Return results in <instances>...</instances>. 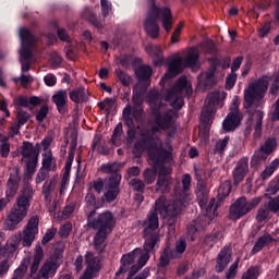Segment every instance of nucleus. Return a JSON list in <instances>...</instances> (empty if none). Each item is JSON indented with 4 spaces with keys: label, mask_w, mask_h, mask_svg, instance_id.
Segmentation results:
<instances>
[{
    "label": "nucleus",
    "mask_w": 279,
    "mask_h": 279,
    "mask_svg": "<svg viewBox=\"0 0 279 279\" xmlns=\"http://www.w3.org/2000/svg\"><path fill=\"white\" fill-rule=\"evenodd\" d=\"M191 95H193V87H191L185 76L180 77L177 84L166 94L165 101L169 102L171 109H167V105L162 104V97L158 90L153 89L148 94V104L155 124L151 128L140 130L141 138L134 144V148L137 151H148L155 169L160 167L156 183V191L159 193H169L173 180L171 179V166H165V162H171V153L162 148V142L158 140L156 134L160 133L161 130H170L168 136L175 135L178 126L173 117L184 106V97H191Z\"/></svg>",
    "instance_id": "f257e3e1"
},
{
    "label": "nucleus",
    "mask_w": 279,
    "mask_h": 279,
    "mask_svg": "<svg viewBox=\"0 0 279 279\" xmlns=\"http://www.w3.org/2000/svg\"><path fill=\"white\" fill-rule=\"evenodd\" d=\"M174 201L172 203L165 202V198L160 197L155 203L154 211H150L148 219L144 222V232L149 234L158 228V215H161L163 219H167L170 228L175 226L178 221V214L182 213V208L191 202V175L185 174L182 178V185L178 184L174 187Z\"/></svg>",
    "instance_id": "f03ea898"
},
{
    "label": "nucleus",
    "mask_w": 279,
    "mask_h": 279,
    "mask_svg": "<svg viewBox=\"0 0 279 279\" xmlns=\"http://www.w3.org/2000/svg\"><path fill=\"white\" fill-rule=\"evenodd\" d=\"M87 217V228L95 230L96 234L94 236V247L98 252H104L106 247V240L108 235L112 232L117 220L114 219V215L110 211H104L101 214H97V209L89 210L86 209Z\"/></svg>",
    "instance_id": "7ed1b4c3"
},
{
    "label": "nucleus",
    "mask_w": 279,
    "mask_h": 279,
    "mask_svg": "<svg viewBox=\"0 0 279 279\" xmlns=\"http://www.w3.org/2000/svg\"><path fill=\"white\" fill-rule=\"evenodd\" d=\"M34 199V189L29 182H25L20 195L16 197L15 205L11 208L4 222V230H16L19 223L27 217L32 201Z\"/></svg>",
    "instance_id": "20e7f679"
},
{
    "label": "nucleus",
    "mask_w": 279,
    "mask_h": 279,
    "mask_svg": "<svg viewBox=\"0 0 279 279\" xmlns=\"http://www.w3.org/2000/svg\"><path fill=\"white\" fill-rule=\"evenodd\" d=\"M172 19L173 15H171V9L159 8L153 4L144 22L145 31L150 36V38L156 39L158 36H160V26H158L157 21H161L162 27L166 29V32H171V27L173 26Z\"/></svg>",
    "instance_id": "39448f33"
},
{
    "label": "nucleus",
    "mask_w": 279,
    "mask_h": 279,
    "mask_svg": "<svg viewBox=\"0 0 279 279\" xmlns=\"http://www.w3.org/2000/svg\"><path fill=\"white\" fill-rule=\"evenodd\" d=\"M45 253L41 246H37L34 254V259L31 265L29 278L31 279H49L56 276V272L60 268V262L54 258L47 259L40 267V260H43ZM38 267L40 269L38 270Z\"/></svg>",
    "instance_id": "423d86ee"
},
{
    "label": "nucleus",
    "mask_w": 279,
    "mask_h": 279,
    "mask_svg": "<svg viewBox=\"0 0 279 279\" xmlns=\"http://www.w3.org/2000/svg\"><path fill=\"white\" fill-rule=\"evenodd\" d=\"M199 62V50L197 48H191L185 58L177 57L169 61L168 63V72L165 74L162 82L165 80H171V77H175L180 75L186 66H191L192 69L197 66Z\"/></svg>",
    "instance_id": "0eeeda50"
},
{
    "label": "nucleus",
    "mask_w": 279,
    "mask_h": 279,
    "mask_svg": "<svg viewBox=\"0 0 279 279\" xmlns=\"http://www.w3.org/2000/svg\"><path fill=\"white\" fill-rule=\"evenodd\" d=\"M20 39H21V57L20 62L22 64V73H27L32 66V46L36 43V37L32 35L29 29L21 28L20 29Z\"/></svg>",
    "instance_id": "6e6552de"
},
{
    "label": "nucleus",
    "mask_w": 279,
    "mask_h": 279,
    "mask_svg": "<svg viewBox=\"0 0 279 279\" xmlns=\"http://www.w3.org/2000/svg\"><path fill=\"white\" fill-rule=\"evenodd\" d=\"M269 86V76H263L256 82L252 83L244 92L245 108H252L255 101H260L267 93Z\"/></svg>",
    "instance_id": "1a4fd4ad"
},
{
    "label": "nucleus",
    "mask_w": 279,
    "mask_h": 279,
    "mask_svg": "<svg viewBox=\"0 0 279 279\" xmlns=\"http://www.w3.org/2000/svg\"><path fill=\"white\" fill-rule=\"evenodd\" d=\"M220 99H226V93L214 92L207 97L206 104L201 113V121L205 125L204 134L208 132V125L213 123V118L215 117V112H217V106H219Z\"/></svg>",
    "instance_id": "9d476101"
},
{
    "label": "nucleus",
    "mask_w": 279,
    "mask_h": 279,
    "mask_svg": "<svg viewBox=\"0 0 279 279\" xmlns=\"http://www.w3.org/2000/svg\"><path fill=\"white\" fill-rule=\"evenodd\" d=\"M258 204H260V198L247 201L245 197H240L231 205L229 217L236 221V219H241V217L247 215L253 208H256Z\"/></svg>",
    "instance_id": "9b49d317"
},
{
    "label": "nucleus",
    "mask_w": 279,
    "mask_h": 279,
    "mask_svg": "<svg viewBox=\"0 0 279 279\" xmlns=\"http://www.w3.org/2000/svg\"><path fill=\"white\" fill-rule=\"evenodd\" d=\"M40 150L34 147V144L29 142H24L22 145V161L26 162V169L28 173H34L36 171V166L38 165V156Z\"/></svg>",
    "instance_id": "f8f14e48"
},
{
    "label": "nucleus",
    "mask_w": 279,
    "mask_h": 279,
    "mask_svg": "<svg viewBox=\"0 0 279 279\" xmlns=\"http://www.w3.org/2000/svg\"><path fill=\"white\" fill-rule=\"evenodd\" d=\"M121 174L113 173L107 178H105V199L109 204L114 202L117 197H119V193H121Z\"/></svg>",
    "instance_id": "ddd939ff"
},
{
    "label": "nucleus",
    "mask_w": 279,
    "mask_h": 279,
    "mask_svg": "<svg viewBox=\"0 0 279 279\" xmlns=\"http://www.w3.org/2000/svg\"><path fill=\"white\" fill-rule=\"evenodd\" d=\"M38 216H33L26 227L23 230L21 242L24 247H32V243L36 239V234H38Z\"/></svg>",
    "instance_id": "4468645a"
},
{
    "label": "nucleus",
    "mask_w": 279,
    "mask_h": 279,
    "mask_svg": "<svg viewBox=\"0 0 279 279\" xmlns=\"http://www.w3.org/2000/svg\"><path fill=\"white\" fill-rule=\"evenodd\" d=\"M85 263L87 265V268L80 279L97 278L99 269H101V266L99 265V259H97L92 253H87L85 255Z\"/></svg>",
    "instance_id": "2eb2a0df"
},
{
    "label": "nucleus",
    "mask_w": 279,
    "mask_h": 279,
    "mask_svg": "<svg viewBox=\"0 0 279 279\" xmlns=\"http://www.w3.org/2000/svg\"><path fill=\"white\" fill-rule=\"evenodd\" d=\"M232 260V248L229 245H226L221 248L220 253L216 258V271L217 274H221L228 264Z\"/></svg>",
    "instance_id": "dca6fc26"
},
{
    "label": "nucleus",
    "mask_w": 279,
    "mask_h": 279,
    "mask_svg": "<svg viewBox=\"0 0 279 279\" xmlns=\"http://www.w3.org/2000/svg\"><path fill=\"white\" fill-rule=\"evenodd\" d=\"M247 173H250L248 159L243 157L238 161L233 170V184H241V181L245 180V175H247Z\"/></svg>",
    "instance_id": "f3484780"
},
{
    "label": "nucleus",
    "mask_w": 279,
    "mask_h": 279,
    "mask_svg": "<svg viewBox=\"0 0 279 279\" xmlns=\"http://www.w3.org/2000/svg\"><path fill=\"white\" fill-rule=\"evenodd\" d=\"M239 123H241V113L239 112V109L234 107L223 120L222 130H225V132H234V130L239 128Z\"/></svg>",
    "instance_id": "a211bd4d"
},
{
    "label": "nucleus",
    "mask_w": 279,
    "mask_h": 279,
    "mask_svg": "<svg viewBox=\"0 0 279 279\" xmlns=\"http://www.w3.org/2000/svg\"><path fill=\"white\" fill-rule=\"evenodd\" d=\"M19 182H21V177H19V168H14L10 173V178L7 182V197L11 198L16 195V191H19Z\"/></svg>",
    "instance_id": "6ab92c4d"
},
{
    "label": "nucleus",
    "mask_w": 279,
    "mask_h": 279,
    "mask_svg": "<svg viewBox=\"0 0 279 279\" xmlns=\"http://www.w3.org/2000/svg\"><path fill=\"white\" fill-rule=\"evenodd\" d=\"M216 72H217V68L211 66L208 69V71L199 74L198 86H203V88H213V86L217 84V78H215Z\"/></svg>",
    "instance_id": "aec40b11"
},
{
    "label": "nucleus",
    "mask_w": 279,
    "mask_h": 279,
    "mask_svg": "<svg viewBox=\"0 0 279 279\" xmlns=\"http://www.w3.org/2000/svg\"><path fill=\"white\" fill-rule=\"evenodd\" d=\"M52 101L60 114H66V102L69 101V94L66 90H58L54 95H52Z\"/></svg>",
    "instance_id": "412c9836"
},
{
    "label": "nucleus",
    "mask_w": 279,
    "mask_h": 279,
    "mask_svg": "<svg viewBox=\"0 0 279 279\" xmlns=\"http://www.w3.org/2000/svg\"><path fill=\"white\" fill-rule=\"evenodd\" d=\"M123 119L125 125H128V138L129 141H134L136 137V129H134V120L132 119V106L128 105L123 110Z\"/></svg>",
    "instance_id": "4be33fe9"
},
{
    "label": "nucleus",
    "mask_w": 279,
    "mask_h": 279,
    "mask_svg": "<svg viewBox=\"0 0 279 279\" xmlns=\"http://www.w3.org/2000/svg\"><path fill=\"white\" fill-rule=\"evenodd\" d=\"M196 197L201 208H206L208 204V186L206 182L196 184Z\"/></svg>",
    "instance_id": "5701e85b"
},
{
    "label": "nucleus",
    "mask_w": 279,
    "mask_h": 279,
    "mask_svg": "<svg viewBox=\"0 0 279 279\" xmlns=\"http://www.w3.org/2000/svg\"><path fill=\"white\" fill-rule=\"evenodd\" d=\"M136 254H138V250H135L134 252L128 253L126 255L122 256V265L117 272V276H119V274H125L130 269V266L134 264V260H136Z\"/></svg>",
    "instance_id": "b1692460"
},
{
    "label": "nucleus",
    "mask_w": 279,
    "mask_h": 279,
    "mask_svg": "<svg viewBox=\"0 0 279 279\" xmlns=\"http://www.w3.org/2000/svg\"><path fill=\"white\" fill-rule=\"evenodd\" d=\"M146 51L150 54L154 59L155 66H161L162 62L165 61V57H162V49L156 45H148L146 46Z\"/></svg>",
    "instance_id": "393cba45"
},
{
    "label": "nucleus",
    "mask_w": 279,
    "mask_h": 279,
    "mask_svg": "<svg viewBox=\"0 0 279 279\" xmlns=\"http://www.w3.org/2000/svg\"><path fill=\"white\" fill-rule=\"evenodd\" d=\"M263 116H264V113L259 109L255 110L254 112L251 111V121H253V123H255V132H254L255 138H259V136L262 134Z\"/></svg>",
    "instance_id": "a878e982"
},
{
    "label": "nucleus",
    "mask_w": 279,
    "mask_h": 279,
    "mask_svg": "<svg viewBox=\"0 0 279 279\" xmlns=\"http://www.w3.org/2000/svg\"><path fill=\"white\" fill-rule=\"evenodd\" d=\"M202 221H206V217L192 221L191 225L187 227V236L189 239H191V241H195V234L199 232L201 228H206V226L202 223Z\"/></svg>",
    "instance_id": "bb28decb"
},
{
    "label": "nucleus",
    "mask_w": 279,
    "mask_h": 279,
    "mask_svg": "<svg viewBox=\"0 0 279 279\" xmlns=\"http://www.w3.org/2000/svg\"><path fill=\"white\" fill-rule=\"evenodd\" d=\"M70 99L74 104H84V101H88V96L86 95V88L81 86L70 92Z\"/></svg>",
    "instance_id": "cd10ccee"
},
{
    "label": "nucleus",
    "mask_w": 279,
    "mask_h": 279,
    "mask_svg": "<svg viewBox=\"0 0 279 279\" xmlns=\"http://www.w3.org/2000/svg\"><path fill=\"white\" fill-rule=\"evenodd\" d=\"M53 191H56V179H49L44 183L41 190L46 204H51V193Z\"/></svg>",
    "instance_id": "c85d7f7f"
},
{
    "label": "nucleus",
    "mask_w": 279,
    "mask_h": 279,
    "mask_svg": "<svg viewBox=\"0 0 279 279\" xmlns=\"http://www.w3.org/2000/svg\"><path fill=\"white\" fill-rule=\"evenodd\" d=\"M10 271V260L8 259V251L0 246V278Z\"/></svg>",
    "instance_id": "c756f323"
},
{
    "label": "nucleus",
    "mask_w": 279,
    "mask_h": 279,
    "mask_svg": "<svg viewBox=\"0 0 279 279\" xmlns=\"http://www.w3.org/2000/svg\"><path fill=\"white\" fill-rule=\"evenodd\" d=\"M271 241H274V238L271 236V234L266 233V234L259 236L257 242L253 246L252 253L257 254V252H260V250H263V247H266V245H269V243H271Z\"/></svg>",
    "instance_id": "7c9ffc66"
},
{
    "label": "nucleus",
    "mask_w": 279,
    "mask_h": 279,
    "mask_svg": "<svg viewBox=\"0 0 279 279\" xmlns=\"http://www.w3.org/2000/svg\"><path fill=\"white\" fill-rule=\"evenodd\" d=\"M151 66L149 65H140L136 70H135V75L136 77H138V80H141V82H147V80H149L151 77Z\"/></svg>",
    "instance_id": "2f4dec72"
},
{
    "label": "nucleus",
    "mask_w": 279,
    "mask_h": 279,
    "mask_svg": "<svg viewBox=\"0 0 279 279\" xmlns=\"http://www.w3.org/2000/svg\"><path fill=\"white\" fill-rule=\"evenodd\" d=\"M83 19H86V21L92 23V25H94V27H96V29H98L99 32L104 29V24L99 22V20L97 19V14L95 12L90 10L85 11V13L83 14Z\"/></svg>",
    "instance_id": "473e14b6"
},
{
    "label": "nucleus",
    "mask_w": 279,
    "mask_h": 279,
    "mask_svg": "<svg viewBox=\"0 0 279 279\" xmlns=\"http://www.w3.org/2000/svg\"><path fill=\"white\" fill-rule=\"evenodd\" d=\"M29 104L31 106H38L40 105V98L32 96L29 99H27V97L21 96L16 99V105L21 106L22 108H29Z\"/></svg>",
    "instance_id": "72a5a7b5"
},
{
    "label": "nucleus",
    "mask_w": 279,
    "mask_h": 279,
    "mask_svg": "<svg viewBox=\"0 0 279 279\" xmlns=\"http://www.w3.org/2000/svg\"><path fill=\"white\" fill-rule=\"evenodd\" d=\"M147 260H149V255L142 254L137 260V265L131 267L129 276L132 278V276L138 274V271H141V269L147 265Z\"/></svg>",
    "instance_id": "f704fd0d"
},
{
    "label": "nucleus",
    "mask_w": 279,
    "mask_h": 279,
    "mask_svg": "<svg viewBox=\"0 0 279 279\" xmlns=\"http://www.w3.org/2000/svg\"><path fill=\"white\" fill-rule=\"evenodd\" d=\"M156 243H158V234L153 233V234H150L149 238L146 239V241L144 243L145 253H143V254H147V256H149V252H151V250H154V247H156Z\"/></svg>",
    "instance_id": "c9c22d12"
},
{
    "label": "nucleus",
    "mask_w": 279,
    "mask_h": 279,
    "mask_svg": "<svg viewBox=\"0 0 279 279\" xmlns=\"http://www.w3.org/2000/svg\"><path fill=\"white\" fill-rule=\"evenodd\" d=\"M267 156H269V153L267 150L263 149L260 147L259 150H256L255 154L252 157L251 165H260V162H265L267 160Z\"/></svg>",
    "instance_id": "e433bc0d"
},
{
    "label": "nucleus",
    "mask_w": 279,
    "mask_h": 279,
    "mask_svg": "<svg viewBox=\"0 0 279 279\" xmlns=\"http://www.w3.org/2000/svg\"><path fill=\"white\" fill-rule=\"evenodd\" d=\"M230 191H232V183L230 181H226L220 185L218 189V199L221 202L222 199H226L230 195Z\"/></svg>",
    "instance_id": "4c0bfd02"
},
{
    "label": "nucleus",
    "mask_w": 279,
    "mask_h": 279,
    "mask_svg": "<svg viewBox=\"0 0 279 279\" xmlns=\"http://www.w3.org/2000/svg\"><path fill=\"white\" fill-rule=\"evenodd\" d=\"M10 138L8 136L0 137V156L8 158L10 156Z\"/></svg>",
    "instance_id": "58836bf2"
},
{
    "label": "nucleus",
    "mask_w": 279,
    "mask_h": 279,
    "mask_svg": "<svg viewBox=\"0 0 279 279\" xmlns=\"http://www.w3.org/2000/svg\"><path fill=\"white\" fill-rule=\"evenodd\" d=\"M279 166V159H275L268 167L265 168V170L262 172L260 178L262 180H267V178H270V175H274V171L278 169Z\"/></svg>",
    "instance_id": "ea45409f"
},
{
    "label": "nucleus",
    "mask_w": 279,
    "mask_h": 279,
    "mask_svg": "<svg viewBox=\"0 0 279 279\" xmlns=\"http://www.w3.org/2000/svg\"><path fill=\"white\" fill-rule=\"evenodd\" d=\"M172 256H173V251H171V248L169 247L165 248L159 258V266L167 267Z\"/></svg>",
    "instance_id": "a19ab883"
},
{
    "label": "nucleus",
    "mask_w": 279,
    "mask_h": 279,
    "mask_svg": "<svg viewBox=\"0 0 279 279\" xmlns=\"http://www.w3.org/2000/svg\"><path fill=\"white\" fill-rule=\"evenodd\" d=\"M116 74L122 86H130L132 84V77L123 70H116Z\"/></svg>",
    "instance_id": "79ce46f5"
},
{
    "label": "nucleus",
    "mask_w": 279,
    "mask_h": 279,
    "mask_svg": "<svg viewBox=\"0 0 279 279\" xmlns=\"http://www.w3.org/2000/svg\"><path fill=\"white\" fill-rule=\"evenodd\" d=\"M85 203H86V207H85V214H86V209L88 208V210H97V199L95 198V194H93L92 192H88L87 195L85 196Z\"/></svg>",
    "instance_id": "37998d69"
},
{
    "label": "nucleus",
    "mask_w": 279,
    "mask_h": 279,
    "mask_svg": "<svg viewBox=\"0 0 279 279\" xmlns=\"http://www.w3.org/2000/svg\"><path fill=\"white\" fill-rule=\"evenodd\" d=\"M156 175H158V171L154 169H146L143 172V178L146 184H154V182H156Z\"/></svg>",
    "instance_id": "c03bdc74"
},
{
    "label": "nucleus",
    "mask_w": 279,
    "mask_h": 279,
    "mask_svg": "<svg viewBox=\"0 0 279 279\" xmlns=\"http://www.w3.org/2000/svg\"><path fill=\"white\" fill-rule=\"evenodd\" d=\"M101 171L104 173H110L111 175H114V173H119V165L116 162L104 165L101 167Z\"/></svg>",
    "instance_id": "a18cd8bd"
},
{
    "label": "nucleus",
    "mask_w": 279,
    "mask_h": 279,
    "mask_svg": "<svg viewBox=\"0 0 279 279\" xmlns=\"http://www.w3.org/2000/svg\"><path fill=\"white\" fill-rule=\"evenodd\" d=\"M104 187H106L105 179H98L90 183V189H94V191H96L98 195H101Z\"/></svg>",
    "instance_id": "49530a36"
},
{
    "label": "nucleus",
    "mask_w": 279,
    "mask_h": 279,
    "mask_svg": "<svg viewBox=\"0 0 279 279\" xmlns=\"http://www.w3.org/2000/svg\"><path fill=\"white\" fill-rule=\"evenodd\" d=\"M258 267H251L242 275V279H258Z\"/></svg>",
    "instance_id": "de8ad7c7"
},
{
    "label": "nucleus",
    "mask_w": 279,
    "mask_h": 279,
    "mask_svg": "<svg viewBox=\"0 0 279 279\" xmlns=\"http://www.w3.org/2000/svg\"><path fill=\"white\" fill-rule=\"evenodd\" d=\"M219 241V233H213L209 235H206L204 239V243L208 247H213L217 242Z\"/></svg>",
    "instance_id": "09e8293b"
},
{
    "label": "nucleus",
    "mask_w": 279,
    "mask_h": 279,
    "mask_svg": "<svg viewBox=\"0 0 279 279\" xmlns=\"http://www.w3.org/2000/svg\"><path fill=\"white\" fill-rule=\"evenodd\" d=\"M130 185L133 187L134 191L137 193H143L145 191V183L140 179H132Z\"/></svg>",
    "instance_id": "8fccbe9b"
},
{
    "label": "nucleus",
    "mask_w": 279,
    "mask_h": 279,
    "mask_svg": "<svg viewBox=\"0 0 279 279\" xmlns=\"http://www.w3.org/2000/svg\"><path fill=\"white\" fill-rule=\"evenodd\" d=\"M269 213H271V209L267 206V203L264 205V207H260L258 209L257 219L258 221H265L267 217H269Z\"/></svg>",
    "instance_id": "3c124183"
},
{
    "label": "nucleus",
    "mask_w": 279,
    "mask_h": 279,
    "mask_svg": "<svg viewBox=\"0 0 279 279\" xmlns=\"http://www.w3.org/2000/svg\"><path fill=\"white\" fill-rule=\"evenodd\" d=\"M16 117H17L19 125H25L26 121H29L31 116L26 111H23V109L19 108Z\"/></svg>",
    "instance_id": "603ef678"
},
{
    "label": "nucleus",
    "mask_w": 279,
    "mask_h": 279,
    "mask_svg": "<svg viewBox=\"0 0 279 279\" xmlns=\"http://www.w3.org/2000/svg\"><path fill=\"white\" fill-rule=\"evenodd\" d=\"M48 178H49V170L40 168V170L36 175L35 182L36 184H43V182H45V180H47Z\"/></svg>",
    "instance_id": "864d4df0"
},
{
    "label": "nucleus",
    "mask_w": 279,
    "mask_h": 279,
    "mask_svg": "<svg viewBox=\"0 0 279 279\" xmlns=\"http://www.w3.org/2000/svg\"><path fill=\"white\" fill-rule=\"evenodd\" d=\"M57 233H58V229H56V228L47 230V232L45 233V235L41 240V244L47 245V243H49V241H51L53 239V236H56Z\"/></svg>",
    "instance_id": "5fc2aeb1"
},
{
    "label": "nucleus",
    "mask_w": 279,
    "mask_h": 279,
    "mask_svg": "<svg viewBox=\"0 0 279 279\" xmlns=\"http://www.w3.org/2000/svg\"><path fill=\"white\" fill-rule=\"evenodd\" d=\"M71 230H73V226L70 222H68L61 226L59 234L62 239H66V236L71 234Z\"/></svg>",
    "instance_id": "6e6d98bb"
},
{
    "label": "nucleus",
    "mask_w": 279,
    "mask_h": 279,
    "mask_svg": "<svg viewBox=\"0 0 279 279\" xmlns=\"http://www.w3.org/2000/svg\"><path fill=\"white\" fill-rule=\"evenodd\" d=\"M228 141H230V137H225L223 140H220L216 143L215 146V151L217 154H222L223 149H226V147H228Z\"/></svg>",
    "instance_id": "4d7b16f0"
},
{
    "label": "nucleus",
    "mask_w": 279,
    "mask_h": 279,
    "mask_svg": "<svg viewBox=\"0 0 279 279\" xmlns=\"http://www.w3.org/2000/svg\"><path fill=\"white\" fill-rule=\"evenodd\" d=\"M50 64L52 69H58V66L62 64V58L60 57V54H58V52H52L50 54Z\"/></svg>",
    "instance_id": "13d9d810"
},
{
    "label": "nucleus",
    "mask_w": 279,
    "mask_h": 279,
    "mask_svg": "<svg viewBox=\"0 0 279 279\" xmlns=\"http://www.w3.org/2000/svg\"><path fill=\"white\" fill-rule=\"evenodd\" d=\"M203 49L207 53H217V47L215 46V43L213 40L208 39L202 45Z\"/></svg>",
    "instance_id": "bf43d9fd"
},
{
    "label": "nucleus",
    "mask_w": 279,
    "mask_h": 279,
    "mask_svg": "<svg viewBox=\"0 0 279 279\" xmlns=\"http://www.w3.org/2000/svg\"><path fill=\"white\" fill-rule=\"evenodd\" d=\"M276 147V138H268L262 148L267 151V154H271Z\"/></svg>",
    "instance_id": "052dcab7"
},
{
    "label": "nucleus",
    "mask_w": 279,
    "mask_h": 279,
    "mask_svg": "<svg viewBox=\"0 0 279 279\" xmlns=\"http://www.w3.org/2000/svg\"><path fill=\"white\" fill-rule=\"evenodd\" d=\"M236 269H239V258L230 266L229 270L226 272V278H234V276H236Z\"/></svg>",
    "instance_id": "680f3d73"
},
{
    "label": "nucleus",
    "mask_w": 279,
    "mask_h": 279,
    "mask_svg": "<svg viewBox=\"0 0 279 279\" xmlns=\"http://www.w3.org/2000/svg\"><path fill=\"white\" fill-rule=\"evenodd\" d=\"M51 165H53V156L46 155L43 159V166L41 169H45L46 171H51Z\"/></svg>",
    "instance_id": "e2e57ef3"
},
{
    "label": "nucleus",
    "mask_w": 279,
    "mask_h": 279,
    "mask_svg": "<svg viewBox=\"0 0 279 279\" xmlns=\"http://www.w3.org/2000/svg\"><path fill=\"white\" fill-rule=\"evenodd\" d=\"M195 178L197 180V184H202V182H206L204 180L206 178V170L202 167L195 168Z\"/></svg>",
    "instance_id": "0e129e2a"
},
{
    "label": "nucleus",
    "mask_w": 279,
    "mask_h": 279,
    "mask_svg": "<svg viewBox=\"0 0 279 279\" xmlns=\"http://www.w3.org/2000/svg\"><path fill=\"white\" fill-rule=\"evenodd\" d=\"M236 83V72H232L229 74L226 78V88L229 90L234 87V84Z\"/></svg>",
    "instance_id": "69168bd1"
},
{
    "label": "nucleus",
    "mask_w": 279,
    "mask_h": 279,
    "mask_svg": "<svg viewBox=\"0 0 279 279\" xmlns=\"http://www.w3.org/2000/svg\"><path fill=\"white\" fill-rule=\"evenodd\" d=\"M279 192V181H271L268 185V195H276Z\"/></svg>",
    "instance_id": "338daca9"
},
{
    "label": "nucleus",
    "mask_w": 279,
    "mask_h": 279,
    "mask_svg": "<svg viewBox=\"0 0 279 279\" xmlns=\"http://www.w3.org/2000/svg\"><path fill=\"white\" fill-rule=\"evenodd\" d=\"M204 274H205L204 268H201L189 274L184 279H199L202 278V276H204Z\"/></svg>",
    "instance_id": "774afa93"
}]
</instances>
